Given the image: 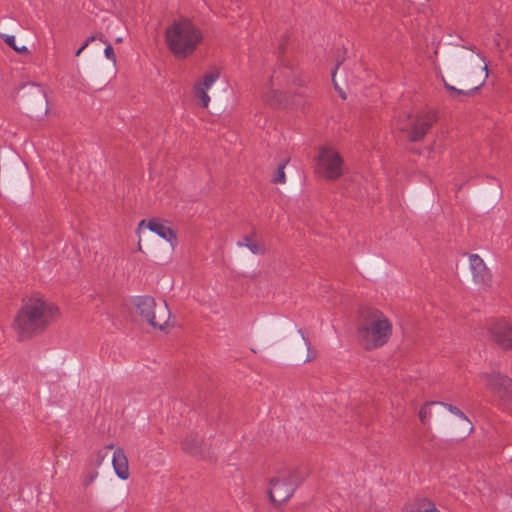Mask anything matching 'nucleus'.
<instances>
[{"label": "nucleus", "mask_w": 512, "mask_h": 512, "mask_svg": "<svg viewBox=\"0 0 512 512\" xmlns=\"http://www.w3.org/2000/svg\"><path fill=\"white\" fill-rule=\"evenodd\" d=\"M480 377L486 382L487 389L498 398L499 405L505 410L512 409V380L496 372L483 373Z\"/></svg>", "instance_id": "6e6552de"}, {"label": "nucleus", "mask_w": 512, "mask_h": 512, "mask_svg": "<svg viewBox=\"0 0 512 512\" xmlns=\"http://www.w3.org/2000/svg\"><path fill=\"white\" fill-rule=\"evenodd\" d=\"M487 331L501 349L512 350V321L503 317L492 319L487 323Z\"/></svg>", "instance_id": "9d476101"}, {"label": "nucleus", "mask_w": 512, "mask_h": 512, "mask_svg": "<svg viewBox=\"0 0 512 512\" xmlns=\"http://www.w3.org/2000/svg\"><path fill=\"white\" fill-rule=\"evenodd\" d=\"M392 324L380 311H372L359 329V338L366 349L383 346L390 338Z\"/></svg>", "instance_id": "20e7f679"}, {"label": "nucleus", "mask_w": 512, "mask_h": 512, "mask_svg": "<svg viewBox=\"0 0 512 512\" xmlns=\"http://www.w3.org/2000/svg\"><path fill=\"white\" fill-rule=\"evenodd\" d=\"M306 477L307 472L302 468H296L272 477L269 488L270 500L276 506L288 501Z\"/></svg>", "instance_id": "39448f33"}, {"label": "nucleus", "mask_w": 512, "mask_h": 512, "mask_svg": "<svg viewBox=\"0 0 512 512\" xmlns=\"http://www.w3.org/2000/svg\"><path fill=\"white\" fill-rule=\"evenodd\" d=\"M134 305L138 313L154 328L163 330L169 326L171 313L165 301L157 304L152 297L137 296Z\"/></svg>", "instance_id": "423d86ee"}, {"label": "nucleus", "mask_w": 512, "mask_h": 512, "mask_svg": "<svg viewBox=\"0 0 512 512\" xmlns=\"http://www.w3.org/2000/svg\"><path fill=\"white\" fill-rule=\"evenodd\" d=\"M290 69L286 68L279 71H274L270 87L264 93V100L271 106L282 105L285 102L283 95V88L288 83V77L290 75Z\"/></svg>", "instance_id": "9b49d317"}, {"label": "nucleus", "mask_w": 512, "mask_h": 512, "mask_svg": "<svg viewBox=\"0 0 512 512\" xmlns=\"http://www.w3.org/2000/svg\"><path fill=\"white\" fill-rule=\"evenodd\" d=\"M104 54L108 60L112 61L113 64H116V56H115L114 50L110 44L106 45V47L104 49Z\"/></svg>", "instance_id": "5701e85b"}, {"label": "nucleus", "mask_w": 512, "mask_h": 512, "mask_svg": "<svg viewBox=\"0 0 512 512\" xmlns=\"http://www.w3.org/2000/svg\"><path fill=\"white\" fill-rule=\"evenodd\" d=\"M431 125L432 119L427 115H419L412 118L409 114H403L394 122L395 128L408 132L411 141L422 139Z\"/></svg>", "instance_id": "1a4fd4ad"}, {"label": "nucleus", "mask_w": 512, "mask_h": 512, "mask_svg": "<svg viewBox=\"0 0 512 512\" xmlns=\"http://www.w3.org/2000/svg\"><path fill=\"white\" fill-rule=\"evenodd\" d=\"M203 40V33L192 21L181 19L170 24L165 41L170 52L178 59L191 56Z\"/></svg>", "instance_id": "7ed1b4c3"}, {"label": "nucleus", "mask_w": 512, "mask_h": 512, "mask_svg": "<svg viewBox=\"0 0 512 512\" xmlns=\"http://www.w3.org/2000/svg\"><path fill=\"white\" fill-rule=\"evenodd\" d=\"M440 402L438 401H431L426 402L424 405L421 406L418 416L423 425H429L431 418H432V410L431 406L433 405H439Z\"/></svg>", "instance_id": "a211bd4d"}, {"label": "nucleus", "mask_w": 512, "mask_h": 512, "mask_svg": "<svg viewBox=\"0 0 512 512\" xmlns=\"http://www.w3.org/2000/svg\"><path fill=\"white\" fill-rule=\"evenodd\" d=\"M447 70L460 84L469 86V90L458 89L441 75L445 88L455 95L469 96L480 88L488 77V66L485 58L472 48L462 47L448 61Z\"/></svg>", "instance_id": "f257e3e1"}, {"label": "nucleus", "mask_w": 512, "mask_h": 512, "mask_svg": "<svg viewBox=\"0 0 512 512\" xmlns=\"http://www.w3.org/2000/svg\"><path fill=\"white\" fill-rule=\"evenodd\" d=\"M340 94H341V97H342L343 99H345V95H344L342 92H340Z\"/></svg>", "instance_id": "cd10ccee"}, {"label": "nucleus", "mask_w": 512, "mask_h": 512, "mask_svg": "<svg viewBox=\"0 0 512 512\" xmlns=\"http://www.w3.org/2000/svg\"><path fill=\"white\" fill-rule=\"evenodd\" d=\"M3 39L7 45L13 48L16 52L19 53H28V49L26 46H19L16 43V37L14 35H3Z\"/></svg>", "instance_id": "412c9836"}, {"label": "nucleus", "mask_w": 512, "mask_h": 512, "mask_svg": "<svg viewBox=\"0 0 512 512\" xmlns=\"http://www.w3.org/2000/svg\"><path fill=\"white\" fill-rule=\"evenodd\" d=\"M200 446L201 440L194 436L187 437L182 443L183 450L191 455L199 454Z\"/></svg>", "instance_id": "f3484780"}, {"label": "nucleus", "mask_w": 512, "mask_h": 512, "mask_svg": "<svg viewBox=\"0 0 512 512\" xmlns=\"http://www.w3.org/2000/svg\"><path fill=\"white\" fill-rule=\"evenodd\" d=\"M470 270L476 284L487 285L491 280V273L483 259L477 254L469 255Z\"/></svg>", "instance_id": "4468645a"}, {"label": "nucleus", "mask_w": 512, "mask_h": 512, "mask_svg": "<svg viewBox=\"0 0 512 512\" xmlns=\"http://www.w3.org/2000/svg\"><path fill=\"white\" fill-rule=\"evenodd\" d=\"M335 77H336V71H334L333 74H332V80L334 82L335 88H337V83L335 81Z\"/></svg>", "instance_id": "a878e982"}, {"label": "nucleus", "mask_w": 512, "mask_h": 512, "mask_svg": "<svg viewBox=\"0 0 512 512\" xmlns=\"http://www.w3.org/2000/svg\"><path fill=\"white\" fill-rule=\"evenodd\" d=\"M439 405L443 406L445 409H447L450 413L454 414L455 416L459 417L463 421H465L469 425V431H472V426L470 425L469 419L465 416V414L456 406H453L452 404H448L445 402H440Z\"/></svg>", "instance_id": "6ab92c4d"}, {"label": "nucleus", "mask_w": 512, "mask_h": 512, "mask_svg": "<svg viewBox=\"0 0 512 512\" xmlns=\"http://www.w3.org/2000/svg\"><path fill=\"white\" fill-rule=\"evenodd\" d=\"M143 227H146L151 232L155 233L165 241H167L172 248H174L177 244V237L172 228L168 225L166 221L160 219H150L148 221L142 220L140 221L137 229V233L140 235Z\"/></svg>", "instance_id": "ddd939ff"}, {"label": "nucleus", "mask_w": 512, "mask_h": 512, "mask_svg": "<svg viewBox=\"0 0 512 512\" xmlns=\"http://www.w3.org/2000/svg\"><path fill=\"white\" fill-rule=\"evenodd\" d=\"M96 39L95 36H90L86 39V41L80 46V48L76 51L75 55L78 57L81 53L88 47V45Z\"/></svg>", "instance_id": "b1692460"}, {"label": "nucleus", "mask_w": 512, "mask_h": 512, "mask_svg": "<svg viewBox=\"0 0 512 512\" xmlns=\"http://www.w3.org/2000/svg\"><path fill=\"white\" fill-rule=\"evenodd\" d=\"M220 77V71L217 68H212L207 71L203 77L195 82L193 86V95L199 100V104L203 108H207L210 103L208 91L216 83Z\"/></svg>", "instance_id": "f8f14e48"}, {"label": "nucleus", "mask_w": 512, "mask_h": 512, "mask_svg": "<svg viewBox=\"0 0 512 512\" xmlns=\"http://www.w3.org/2000/svg\"><path fill=\"white\" fill-rule=\"evenodd\" d=\"M105 454L102 453V451H98L97 454H96V458H97V465H101L102 462L104 461L105 459Z\"/></svg>", "instance_id": "393cba45"}, {"label": "nucleus", "mask_w": 512, "mask_h": 512, "mask_svg": "<svg viewBox=\"0 0 512 512\" xmlns=\"http://www.w3.org/2000/svg\"><path fill=\"white\" fill-rule=\"evenodd\" d=\"M112 465L115 474L122 480H127L130 476L128 459L121 448L114 450L112 457Z\"/></svg>", "instance_id": "2eb2a0df"}, {"label": "nucleus", "mask_w": 512, "mask_h": 512, "mask_svg": "<svg viewBox=\"0 0 512 512\" xmlns=\"http://www.w3.org/2000/svg\"><path fill=\"white\" fill-rule=\"evenodd\" d=\"M238 247H246L251 253L255 255H262L265 253V246L261 242L255 240L251 236H246L237 242Z\"/></svg>", "instance_id": "dca6fc26"}, {"label": "nucleus", "mask_w": 512, "mask_h": 512, "mask_svg": "<svg viewBox=\"0 0 512 512\" xmlns=\"http://www.w3.org/2000/svg\"><path fill=\"white\" fill-rule=\"evenodd\" d=\"M315 171L328 180H335L344 171L343 159L333 147H321L316 157Z\"/></svg>", "instance_id": "0eeeda50"}, {"label": "nucleus", "mask_w": 512, "mask_h": 512, "mask_svg": "<svg viewBox=\"0 0 512 512\" xmlns=\"http://www.w3.org/2000/svg\"><path fill=\"white\" fill-rule=\"evenodd\" d=\"M59 316L58 308L43 299L32 298L18 311L13 327L19 336L25 338L44 330Z\"/></svg>", "instance_id": "f03ea898"}, {"label": "nucleus", "mask_w": 512, "mask_h": 512, "mask_svg": "<svg viewBox=\"0 0 512 512\" xmlns=\"http://www.w3.org/2000/svg\"><path fill=\"white\" fill-rule=\"evenodd\" d=\"M285 165H286V162L279 165V167L277 168L275 175H274V179H273V181L275 183H280V184L285 183V181H286L285 171H284Z\"/></svg>", "instance_id": "4be33fe9"}, {"label": "nucleus", "mask_w": 512, "mask_h": 512, "mask_svg": "<svg viewBox=\"0 0 512 512\" xmlns=\"http://www.w3.org/2000/svg\"><path fill=\"white\" fill-rule=\"evenodd\" d=\"M414 512H440L436 505L429 499H422L418 503V508Z\"/></svg>", "instance_id": "aec40b11"}, {"label": "nucleus", "mask_w": 512, "mask_h": 512, "mask_svg": "<svg viewBox=\"0 0 512 512\" xmlns=\"http://www.w3.org/2000/svg\"><path fill=\"white\" fill-rule=\"evenodd\" d=\"M106 448H107V449H112V448H113V445H112V444L107 445V446H106Z\"/></svg>", "instance_id": "bb28decb"}]
</instances>
